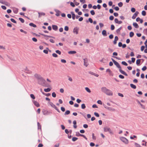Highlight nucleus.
<instances>
[{
  "instance_id": "nucleus-57",
  "label": "nucleus",
  "mask_w": 147,
  "mask_h": 147,
  "mask_svg": "<svg viewBox=\"0 0 147 147\" xmlns=\"http://www.w3.org/2000/svg\"><path fill=\"white\" fill-rule=\"evenodd\" d=\"M108 50L109 51L110 53H112L113 51V49H112L110 48H109L108 49Z\"/></svg>"
},
{
  "instance_id": "nucleus-27",
  "label": "nucleus",
  "mask_w": 147,
  "mask_h": 147,
  "mask_svg": "<svg viewBox=\"0 0 147 147\" xmlns=\"http://www.w3.org/2000/svg\"><path fill=\"white\" fill-rule=\"evenodd\" d=\"M121 29L122 27H121L116 30V32L118 34H119L120 33V31L121 30Z\"/></svg>"
},
{
  "instance_id": "nucleus-39",
  "label": "nucleus",
  "mask_w": 147,
  "mask_h": 147,
  "mask_svg": "<svg viewBox=\"0 0 147 147\" xmlns=\"http://www.w3.org/2000/svg\"><path fill=\"white\" fill-rule=\"evenodd\" d=\"M41 35H42V36H44L45 37H50V38H54L53 36H48V35L44 34H42Z\"/></svg>"
},
{
  "instance_id": "nucleus-56",
  "label": "nucleus",
  "mask_w": 147,
  "mask_h": 147,
  "mask_svg": "<svg viewBox=\"0 0 147 147\" xmlns=\"http://www.w3.org/2000/svg\"><path fill=\"white\" fill-rule=\"evenodd\" d=\"M131 11L132 12H134L136 11L135 9L134 8H132L131 9Z\"/></svg>"
},
{
  "instance_id": "nucleus-33",
  "label": "nucleus",
  "mask_w": 147,
  "mask_h": 147,
  "mask_svg": "<svg viewBox=\"0 0 147 147\" xmlns=\"http://www.w3.org/2000/svg\"><path fill=\"white\" fill-rule=\"evenodd\" d=\"M134 35V34L133 32H131L129 33V36L131 37H132Z\"/></svg>"
},
{
  "instance_id": "nucleus-25",
  "label": "nucleus",
  "mask_w": 147,
  "mask_h": 147,
  "mask_svg": "<svg viewBox=\"0 0 147 147\" xmlns=\"http://www.w3.org/2000/svg\"><path fill=\"white\" fill-rule=\"evenodd\" d=\"M141 59H138L136 60V64L137 65H138L140 63Z\"/></svg>"
},
{
  "instance_id": "nucleus-64",
  "label": "nucleus",
  "mask_w": 147,
  "mask_h": 147,
  "mask_svg": "<svg viewBox=\"0 0 147 147\" xmlns=\"http://www.w3.org/2000/svg\"><path fill=\"white\" fill-rule=\"evenodd\" d=\"M88 21L91 23L93 22L91 18H89L88 19Z\"/></svg>"
},
{
  "instance_id": "nucleus-32",
  "label": "nucleus",
  "mask_w": 147,
  "mask_h": 147,
  "mask_svg": "<svg viewBox=\"0 0 147 147\" xmlns=\"http://www.w3.org/2000/svg\"><path fill=\"white\" fill-rule=\"evenodd\" d=\"M19 20L22 23H23L24 22V20L22 18H20Z\"/></svg>"
},
{
  "instance_id": "nucleus-40",
  "label": "nucleus",
  "mask_w": 147,
  "mask_h": 147,
  "mask_svg": "<svg viewBox=\"0 0 147 147\" xmlns=\"http://www.w3.org/2000/svg\"><path fill=\"white\" fill-rule=\"evenodd\" d=\"M90 13L92 15H94L95 14V12L94 10H91L90 11Z\"/></svg>"
},
{
  "instance_id": "nucleus-43",
  "label": "nucleus",
  "mask_w": 147,
  "mask_h": 147,
  "mask_svg": "<svg viewBox=\"0 0 147 147\" xmlns=\"http://www.w3.org/2000/svg\"><path fill=\"white\" fill-rule=\"evenodd\" d=\"M31 97L33 99H34L35 98V96H34L33 94H31L30 95Z\"/></svg>"
},
{
  "instance_id": "nucleus-21",
  "label": "nucleus",
  "mask_w": 147,
  "mask_h": 147,
  "mask_svg": "<svg viewBox=\"0 0 147 147\" xmlns=\"http://www.w3.org/2000/svg\"><path fill=\"white\" fill-rule=\"evenodd\" d=\"M76 53V52L75 51H70L68 52V53L69 54H75Z\"/></svg>"
},
{
  "instance_id": "nucleus-60",
  "label": "nucleus",
  "mask_w": 147,
  "mask_h": 147,
  "mask_svg": "<svg viewBox=\"0 0 147 147\" xmlns=\"http://www.w3.org/2000/svg\"><path fill=\"white\" fill-rule=\"evenodd\" d=\"M61 109L63 112H64L65 111V108L63 107H61Z\"/></svg>"
},
{
  "instance_id": "nucleus-5",
  "label": "nucleus",
  "mask_w": 147,
  "mask_h": 147,
  "mask_svg": "<svg viewBox=\"0 0 147 147\" xmlns=\"http://www.w3.org/2000/svg\"><path fill=\"white\" fill-rule=\"evenodd\" d=\"M120 140L125 144H127L128 143V140L126 138L122 137H120Z\"/></svg>"
},
{
  "instance_id": "nucleus-35",
  "label": "nucleus",
  "mask_w": 147,
  "mask_h": 147,
  "mask_svg": "<svg viewBox=\"0 0 147 147\" xmlns=\"http://www.w3.org/2000/svg\"><path fill=\"white\" fill-rule=\"evenodd\" d=\"M118 5L119 7H121L123 6V4L122 2H120V3H118Z\"/></svg>"
},
{
  "instance_id": "nucleus-12",
  "label": "nucleus",
  "mask_w": 147,
  "mask_h": 147,
  "mask_svg": "<svg viewBox=\"0 0 147 147\" xmlns=\"http://www.w3.org/2000/svg\"><path fill=\"white\" fill-rule=\"evenodd\" d=\"M33 102L34 105L36 107H38L40 106L39 104L37 101L34 100H33Z\"/></svg>"
},
{
  "instance_id": "nucleus-55",
  "label": "nucleus",
  "mask_w": 147,
  "mask_h": 147,
  "mask_svg": "<svg viewBox=\"0 0 147 147\" xmlns=\"http://www.w3.org/2000/svg\"><path fill=\"white\" fill-rule=\"evenodd\" d=\"M64 30H65L67 31L69 30V28L67 26H65L64 28Z\"/></svg>"
},
{
  "instance_id": "nucleus-15",
  "label": "nucleus",
  "mask_w": 147,
  "mask_h": 147,
  "mask_svg": "<svg viewBox=\"0 0 147 147\" xmlns=\"http://www.w3.org/2000/svg\"><path fill=\"white\" fill-rule=\"evenodd\" d=\"M119 38L118 36H115V37L114 40L113 41V44L115 45L117 43V41L118 40Z\"/></svg>"
},
{
  "instance_id": "nucleus-10",
  "label": "nucleus",
  "mask_w": 147,
  "mask_h": 147,
  "mask_svg": "<svg viewBox=\"0 0 147 147\" xmlns=\"http://www.w3.org/2000/svg\"><path fill=\"white\" fill-rule=\"evenodd\" d=\"M79 30V28H78L77 27L75 28L73 30V32L74 33H75L76 34H77L78 33V31Z\"/></svg>"
},
{
  "instance_id": "nucleus-44",
  "label": "nucleus",
  "mask_w": 147,
  "mask_h": 147,
  "mask_svg": "<svg viewBox=\"0 0 147 147\" xmlns=\"http://www.w3.org/2000/svg\"><path fill=\"white\" fill-rule=\"evenodd\" d=\"M52 96L54 98L56 97V94L55 92H53L52 94Z\"/></svg>"
},
{
  "instance_id": "nucleus-47",
  "label": "nucleus",
  "mask_w": 147,
  "mask_h": 147,
  "mask_svg": "<svg viewBox=\"0 0 147 147\" xmlns=\"http://www.w3.org/2000/svg\"><path fill=\"white\" fill-rule=\"evenodd\" d=\"M55 52L56 53H57L60 55L61 54V52L59 50H57Z\"/></svg>"
},
{
  "instance_id": "nucleus-6",
  "label": "nucleus",
  "mask_w": 147,
  "mask_h": 147,
  "mask_svg": "<svg viewBox=\"0 0 147 147\" xmlns=\"http://www.w3.org/2000/svg\"><path fill=\"white\" fill-rule=\"evenodd\" d=\"M42 112L43 114L44 115H49L51 113V112L45 109H43Z\"/></svg>"
},
{
  "instance_id": "nucleus-63",
  "label": "nucleus",
  "mask_w": 147,
  "mask_h": 147,
  "mask_svg": "<svg viewBox=\"0 0 147 147\" xmlns=\"http://www.w3.org/2000/svg\"><path fill=\"white\" fill-rule=\"evenodd\" d=\"M109 38L110 39H112L113 37V34H110L109 36Z\"/></svg>"
},
{
  "instance_id": "nucleus-17",
  "label": "nucleus",
  "mask_w": 147,
  "mask_h": 147,
  "mask_svg": "<svg viewBox=\"0 0 147 147\" xmlns=\"http://www.w3.org/2000/svg\"><path fill=\"white\" fill-rule=\"evenodd\" d=\"M38 14L39 15L38 17L40 18L42 16H44L45 15V13L43 12L40 13L38 12Z\"/></svg>"
},
{
  "instance_id": "nucleus-28",
  "label": "nucleus",
  "mask_w": 147,
  "mask_h": 147,
  "mask_svg": "<svg viewBox=\"0 0 147 147\" xmlns=\"http://www.w3.org/2000/svg\"><path fill=\"white\" fill-rule=\"evenodd\" d=\"M70 113V111L69 110H67L64 113V115H68Z\"/></svg>"
},
{
  "instance_id": "nucleus-37",
  "label": "nucleus",
  "mask_w": 147,
  "mask_h": 147,
  "mask_svg": "<svg viewBox=\"0 0 147 147\" xmlns=\"http://www.w3.org/2000/svg\"><path fill=\"white\" fill-rule=\"evenodd\" d=\"M78 139V138H77L74 137H73L72 138V140L73 142H75V141H76V140H77Z\"/></svg>"
},
{
  "instance_id": "nucleus-51",
  "label": "nucleus",
  "mask_w": 147,
  "mask_h": 147,
  "mask_svg": "<svg viewBox=\"0 0 147 147\" xmlns=\"http://www.w3.org/2000/svg\"><path fill=\"white\" fill-rule=\"evenodd\" d=\"M80 136H82L86 140H87V138L83 134H80Z\"/></svg>"
},
{
  "instance_id": "nucleus-46",
  "label": "nucleus",
  "mask_w": 147,
  "mask_h": 147,
  "mask_svg": "<svg viewBox=\"0 0 147 147\" xmlns=\"http://www.w3.org/2000/svg\"><path fill=\"white\" fill-rule=\"evenodd\" d=\"M10 20L12 22L14 23H16V22L13 19L11 18Z\"/></svg>"
},
{
  "instance_id": "nucleus-31",
  "label": "nucleus",
  "mask_w": 147,
  "mask_h": 147,
  "mask_svg": "<svg viewBox=\"0 0 147 147\" xmlns=\"http://www.w3.org/2000/svg\"><path fill=\"white\" fill-rule=\"evenodd\" d=\"M25 72L29 74L31 73V71H30L29 70L27 69H25Z\"/></svg>"
},
{
  "instance_id": "nucleus-18",
  "label": "nucleus",
  "mask_w": 147,
  "mask_h": 147,
  "mask_svg": "<svg viewBox=\"0 0 147 147\" xmlns=\"http://www.w3.org/2000/svg\"><path fill=\"white\" fill-rule=\"evenodd\" d=\"M133 26L136 28H139V26L136 22H134L133 23Z\"/></svg>"
},
{
  "instance_id": "nucleus-61",
  "label": "nucleus",
  "mask_w": 147,
  "mask_h": 147,
  "mask_svg": "<svg viewBox=\"0 0 147 147\" xmlns=\"http://www.w3.org/2000/svg\"><path fill=\"white\" fill-rule=\"evenodd\" d=\"M74 2L76 5L77 6L79 4V3L76 2L75 0L74 1Z\"/></svg>"
},
{
  "instance_id": "nucleus-52",
  "label": "nucleus",
  "mask_w": 147,
  "mask_h": 147,
  "mask_svg": "<svg viewBox=\"0 0 147 147\" xmlns=\"http://www.w3.org/2000/svg\"><path fill=\"white\" fill-rule=\"evenodd\" d=\"M119 77L120 78L122 79H124V77L122 75H119Z\"/></svg>"
},
{
  "instance_id": "nucleus-4",
  "label": "nucleus",
  "mask_w": 147,
  "mask_h": 147,
  "mask_svg": "<svg viewBox=\"0 0 147 147\" xmlns=\"http://www.w3.org/2000/svg\"><path fill=\"white\" fill-rule=\"evenodd\" d=\"M103 130L105 132H107L108 131L111 134H113V133L112 131L111 130L110 128L109 127H108L106 126L104 127Z\"/></svg>"
},
{
  "instance_id": "nucleus-7",
  "label": "nucleus",
  "mask_w": 147,
  "mask_h": 147,
  "mask_svg": "<svg viewBox=\"0 0 147 147\" xmlns=\"http://www.w3.org/2000/svg\"><path fill=\"white\" fill-rule=\"evenodd\" d=\"M50 104L51 106L53 108H54L56 110H57L58 112L60 113V111L59 110V109L57 108V107H56V106L52 102H50Z\"/></svg>"
},
{
  "instance_id": "nucleus-29",
  "label": "nucleus",
  "mask_w": 147,
  "mask_h": 147,
  "mask_svg": "<svg viewBox=\"0 0 147 147\" xmlns=\"http://www.w3.org/2000/svg\"><path fill=\"white\" fill-rule=\"evenodd\" d=\"M37 125H38V129H40L41 130V126L40 124L39 123V122H37Z\"/></svg>"
},
{
  "instance_id": "nucleus-30",
  "label": "nucleus",
  "mask_w": 147,
  "mask_h": 147,
  "mask_svg": "<svg viewBox=\"0 0 147 147\" xmlns=\"http://www.w3.org/2000/svg\"><path fill=\"white\" fill-rule=\"evenodd\" d=\"M86 90L88 92L90 93L91 92V91L90 90L89 88L88 87H86L85 88Z\"/></svg>"
},
{
  "instance_id": "nucleus-36",
  "label": "nucleus",
  "mask_w": 147,
  "mask_h": 147,
  "mask_svg": "<svg viewBox=\"0 0 147 147\" xmlns=\"http://www.w3.org/2000/svg\"><path fill=\"white\" fill-rule=\"evenodd\" d=\"M86 107V106L84 104H83L81 105V108L82 109H84Z\"/></svg>"
},
{
  "instance_id": "nucleus-38",
  "label": "nucleus",
  "mask_w": 147,
  "mask_h": 147,
  "mask_svg": "<svg viewBox=\"0 0 147 147\" xmlns=\"http://www.w3.org/2000/svg\"><path fill=\"white\" fill-rule=\"evenodd\" d=\"M121 63L122 64L125 66H127L128 65L127 64L125 61H122Z\"/></svg>"
},
{
  "instance_id": "nucleus-49",
  "label": "nucleus",
  "mask_w": 147,
  "mask_h": 147,
  "mask_svg": "<svg viewBox=\"0 0 147 147\" xmlns=\"http://www.w3.org/2000/svg\"><path fill=\"white\" fill-rule=\"evenodd\" d=\"M52 56H53V57H57L58 56L55 53H53L52 54Z\"/></svg>"
},
{
  "instance_id": "nucleus-13",
  "label": "nucleus",
  "mask_w": 147,
  "mask_h": 147,
  "mask_svg": "<svg viewBox=\"0 0 147 147\" xmlns=\"http://www.w3.org/2000/svg\"><path fill=\"white\" fill-rule=\"evenodd\" d=\"M106 71L109 73V74L110 76H113V75L112 71L109 69H107Z\"/></svg>"
},
{
  "instance_id": "nucleus-26",
  "label": "nucleus",
  "mask_w": 147,
  "mask_h": 147,
  "mask_svg": "<svg viewBox=\"0 0 147 147\" xmlns=\"http://www.w3.org/2000/svg\"><path fill=\"white\" fill-rule=\"evenodd\" d=\"M51 89L50 88H45L44 89V91L46 92H48L51 90Z\"/></svg>"
},
{
  "instance_id": "nucleus-22",
  "label": "nucleus",
  "mask_w": 147,
  "mask_h": 147,
  "mask_svg": "<svg viewBox=\"0 0 147 147\" xmlns=\"http://www.w3.org/2000/svg\"><path fill=\"white\" fill-rule=\"evenodd\" d=\"M130 86L131 87L134 89H136V85H134L133 84H130Z\"/></svg>"
},
{
  "instance_id": "nucleus-42",
  "label": "nucleus",
  "mask_w": 147,
  "mask_h": 147,
  "mask_svg": "<svg viewBox=\"0 0 147 147\" xmlns=\"http://www.w3.org/2000/svg\"><path fill=\"white\" fill-rule=\"evenodd\" d=\"M142 15L143 16H145L146 15V12L145 11H143L142 12Z\"/></svg>"
},
{
  "instance_id": "nucleus-53",
  "label": "nucleus",
  "mask_w": 147,
  "mask_h": 147,
  "mask_svg": "<svg viewBox=\"0 0 147 147\" xmlns=\"http://www.w3.org/2000/svg\"><path fill=\"white\" fill-rule=\"evenodd\" d=\"M94 115L96 116V117H98L99 116V114L95 112L94 113Z\"/></svg>"
},
{
  "instance_id": "nucleus-41",
  "label": "nucleus",
  "mask_w": 147,
  "mask_h": 147,
  "mask_svg": "<svg viewBox=\"0 0 147 147\" xmlns=\"http://www.w3.org/2000/svg\"><path fill=\"white\" fill-rule=\"evenodd\" d=\"M135 145L136 147H141L140 145L136 143H135Z\"/></svg>"
},
{
  "instance_id": "nucleus-54",
  "label": "nucleus",
  "mask_w": 147,
  "mask_h": 147,
  "mask_svg": "<svg viewBox=\"0 0 147 147\" xmlns=\"http://www.w3.org/2000/svg\"><path fill=\"white\" fill-rule=\"evenodd\" d=\"M147 69V67L146 66H144L142 68V70L143 71H144L146 70Z\"/></svg>"
},
{
  "instance_id": "nucleus-3",
  "label": "nucleus",
  "mask_w": 147,
  "mask_h": 147,
  "mask_svg": "<svg viewBox=\"0 0 147 147\" xmlns=\"http://www.w3.org/2000/svg\"><path fill=\"white\" fill-rule=\"evenodd\" d=\"M38 83L39 84L41 85L44 87H47L45 84V80L42 77L38 80Z\"/></svg>"
},
{
  "instance_id": "nucleus-62",
  "label": "nucleus",
  "mask_w": 147,
  "mask_h": 147,
  "mask_svg": "<svg viewBox=\"0 0 147 147\" xmlns=\"http://www.w3.org/2000/svg\"><path fill=\"white\" fill-rule=\"evenodd\" d=\"M32 40L33 41L35 42H36L37 41V39L34 37L33 38H32Z\"/></svg>"
},
{
  "instance_id": "nucleus-34",
  "label": "nucleus",
  "mask_w": 147,
  "mask_h": 147,
  "mask_svg": "<svg viewBox=\"0 0 147 147\" xmlns=\"http://www.w3.org/2000/svg\"><path fill=\"white\" fill-rule=\"evenodd\" d=\"M13 11L14 13H17L18 12V11L17 9L14 8L13 9Z\"/></svg>"
},
{
  "instance_id": "nucleus-58",
  "label": "nucleus",
  "mask_w": 147,
  "mask_h": 147,
  "mask_svg": "<svg viewBox=\"0 0 147 147\" xmlns=\"http://www.w3.org/2000/svg\"><path fill=\"white\" fill-rule=\"evenodd\" d=\"M68 80L70 82H72L73 81L72 79V78L69 76H68Z\"/></svg>"
},
{
  "instance_id": "nucleus-20",
  "label": "nucleus",
  "mask_w": 147,
  "mask_h": 147,
  "mask_svg": "<svg viewBox=\"0 0 147 147\" xmlns=\"http://www.w3.org/2000/svg\"><path fill=\"white\" fill-rule=\"evenodd\" d=\"M71 13L72 15V19L74 20H75V18L76 17V15L74 14V12L73 11H71Z\"/></svg>"
},
{
  "instance_id": "nucleus-19",
  "label": "nucleus",
  "mask_w": 147,
  "mask_h": 147,
  "mask_svg": "<svg viewBox=\"0 0 147 147\" xmlns=\"http://www.w3.org/2000/svg\"><path fill=\"white\" fill-rule=\"evenodd\" d=\"M102 34L104 36H107V34L106 30H103L102 32Z\"/></svg>"
},
{
  "instance_id": "nucleus-1",
  "label": "nucleus",
  "mask_w": 147,
  "mask_h": 147,
  "mask_svg": "<svg viewBox=\"0 0 147 147\" xmlns=\"http://www.w3.org/2000/svg\"><path fill=\"white\" fill-rule=\"evenodd\" d=\"M101 91L108 95H113V93L110 90L107 88L105 87H102L101 88Z\"/></svg>"
},
{
  "instance_id": "nucleus-24",
  "label": "nucleus",
  "mask_w": 147,
  "mask_h": 147,
  "mask_svg": "<svg viewBox=\"0 0 147 147\" xmlns=\"http://www.w3.org/2000/svg\"><path fill=\"white\" fill-rule=\"evenodd\" d=\"M29 25L30 26H32V27H33L34 28H36V26L35 24H34L33 23H30L29 24Z\"/></svg>"
},
{
  "instance_id": "nucleus-2",
  "label": "nucleus",
  "mask_w": 147,
  "mask_h": 147,
  "mask_svg": "<svg viewBox=\"0 0 147 147\" xmlns=\"http://www.w3.org/2000/svg\"><path fill=\"white\" fill-rule=\"evenodd\" d=\"M114 63L118 68L119 69V71L121 74L125 75L126 76H128L127 74L125 72L121 69V67L118 63L116 61Z\"/></svg>"
},
{
  "instance_id": "nucleus-16",
  "label": "nucleus",
  "mask_w": 147,
  "mask_h": 147,
  "mask_svg": "<svg viewBox=\"0 0 147 147\" xmlns=\"http://www.w3.org/2000/svg\"><path fill=\"white\" fill-rule=\"evenodd\" d=\"M53 29L55 31H56L58 29V27L57 26L55 25H53L52 26Z\"/></svg>"
},
{
  "instance_id": "nucleus-23",
  "label": "nucleus",
  "mask_w": 147,
  "mask_h": 147,
  "mask_svg": "<svg viewBox=\"0 0 147 147\" xmlns=\"http://www.w3.org/2000/svg\"><path fill=\"white\" fill-rule=\"evenodd\" d=\"M107 109L109 111H115V109H114L109 107H108V108H107Z\"/></svg>"
},
{
  "instance_id": "nucleus-45",
  "label": "nucleus",
  "mask_w": 147,
  "mask_h": 147,
  "mask_svg": "<svg viewBox=\"0 0 147 147\" xmlns=\"http://www.w3.org/2000/svg\"><path fill=\"white\" fill-rule=\"evenodd\" d=\"M111 30H113L115 29V26L114 25H111Z\"/></svg>"
},
{
  "instance_id": "nucleus-59",
  "label": "nucleus",
  "mask_w": 147,
  "mask_h": 147,
  "mask_svg": "<svg viewBox=\"0 0 147 147\" xmlns=\"http://www.w3.org/2000/svg\"><path fill=\"white\" fill-rule=\"evenodd\" d=\"M97 102L98 104L100 105H102V104L101 101L100 100H98Z\"/></svg>"
},
{
  "instance_id": "nucleus-11",
  "label": "nucleus",
  "mask_w": 147,
  "mask_h": 147,
  "mask_svg": "<svg viewBox=\"0 0 147 147\" xmlns=\"http://www.w3.org/2000/svg\"><path fill=\"white\" fill-rule=\"evenodd\" d=\"M34 76L38 80L42 78L40 75L37 74H35Z\"/></svg>"
},
{
  "instance_id": "nucleus-48",
  "label": "nucleus",
  "mask_w": 147,
  "mask_h": 147,
  "mask_svg": "<svg viewBox=\"0 0 147 147\" xmlns=\"http://www.w3.org/2000/svg\"><path fill=\"white\" fill-rule=\"evenodd\" d=\"M114 18V17L113 16H110L109 19L111 20H113Z\"/></svg>"
},
{
  "instance_id": "nucleus-50",
  "label": "nucleus",
  "mask_w": 147,
  "mask_h": 147,
  "mask_svg": "<svg viewBox=\"0 0 147 147\" xmlns=\"http://www.w3.org/2000/svg\"><path fill=\"white\" fill-rule=\"evenodd\" d=\"M80 134L78 132H76V136L78 137L80 136Z\"/></svg>"
},
{
  "instance_id": "nucleus-8",
  "label": "nucleus",
  "mask_w": 147,
  "mask_h": 147,
  "mask_svg": "<svg viewBox=\"0 0 147 147\" xmlns=\"http://www.w3.org/2000/svg\"><path fill=\"white\" fill-rule=\"evenodd\" d=\"M83 60L84 61V65L86 67H87L89 64L88 59L86 58H85Z\"/></svg>"
},
{
  "instance_id": "nucleus-14",
  "label": "nucleus",
  "mask_w": 147,
  "mask_h": 147,
  "mask_svg": "<svg viewBox=\"0 0 147 147\" xmlns=\"http://www.w3.org/2000/svg\"><path fill=\"white\" fill-rule=\"evenodd\" d=\"M115 22L116 23L120 24L122 22L121 21H118L117 18H115Z\"/></svg>"
},
{
  "instance_id": "nucleus-9",
  "label": "nucleus",
  "mask_w": 147,
  "mask_h": 147,
  "mask_svg": "<svg viewBox=\"0 0 147 147\" xmlns=\"http://www.w3.org/2000/svg\"><path fill=\"white\" fill-rule=\"evenodd\" d=\"M138 14L139 12L138 11H136L132 16V18L133 19H135Z\"/></svg>"
}]
</instances>
